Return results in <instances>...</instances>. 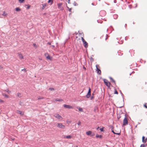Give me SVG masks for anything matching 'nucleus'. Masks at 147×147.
Returning <instances> with one entry per match:
<instances>
[{
	"mask_svg": "<svg viewBox=\"0 0 147 147\" xmlns=\"http://www.w3.org/2000/svg\"><path fill=\"white\" fill-rule=\"evenodd\" d=\"M125 117L124 119L123 120V126H125L128 124V121L127 117H126V114L125 115Z\"/></svg>",
	"mask_w": 147,
	"mask_h": 147,
	"instance_id": "nucleus-1",
	"label": "nucleus"
},
{
	"mask_svg": "<svg viewBox=\"0 0 147 147\" xmlns=\"http://www.w3.org/2000/svg\"><path fill=\"white\" fill-rule=\"evenodd\" d=\"M81 39L83 45L85 48H87L88 47V43L86 41L83 37H81Z\"/></svg>",
	"mask_w": 147,
	"mask_h": 147,
	"instance_id": "nucleus-2",
	"label": "nucleus"
},
{
	"mask_svg": "<svg viewBox=\"0 0 147 147\" xmlns=\"http://www.w3.org/2000/svg\"><path fill=\"white\" fill-rule=\"evenodd\" d=\"M103 80L104 83L107 87H109L110 86L111 83L107 79H103Z\"/></svg>",
	"mask_w": 147,
	"mask_h": 147,
	"instance_id": "nucleus-3",
	"label": "nucleus"
},
{
	"mask_svg": "<svg viewBox=\"0 0 147 147\" xmlns=\"http://www.w3.org/2000/svg\"><path fill=\"white\" fill-rule=\"evenodd\" d=\"M57 127L60 128L62 129H64L65 127V126L63 125L62 123H57Z\"/></svg>",
	"mask_w": 147,
	"mask_h": 147,
	"instance_id": "nucleus-4",
	"label": "nucleus"
},
{
	"mask_svg": "<svg viewBox=\"0 0 147 147\" xmlns=\"http://www.w3.org/2000/svg\"><path fill=\"white\" fill-rule=\"evenodd\" d=\"M91 94V89L90 88V87H89L87 94L86 96V97L87 98H89Z\"/></svg>",
	"mask_w": 147,
	"mask_h": 147,
	"instance_id": "nucleus-5",
	"label": "nucleus"
},
{
	"mask_svg": "<svg viewBox=\"0 0 147 147\" xmlns=\"http://www.w3.org/2000/svg\"><path fill=\"white\" fill-rule=\"evenodd\" d=\"M96 71H97V74H98L99 75H101V71L100 70V69H98V67H99V66L97 65H96Z\"/></svg>",
	"mask_w": 147,
	"mask_h": 147,
	"instance_id": "nucleus-6",
	"label": "nucleus"
},
{
	"mask_svg": "<svg viewBox=\"0 0 147 147\" xmlns=\"http://www.w3.org/2000/svg\"><path fill=\"white\" fill-rule=\"evenodd\" d=\"M62 3H59L57 4V5L58 8L61 10H63V7H62Z\"/></svg>",
	"mask_w": 147,
	"mask_h": 147,
	"instance_id": "nucleus-7",
	"label": "nucleus"
},
{
	"mask_svg": "<svg viewBox=\"0 0 147 147\" xmlns=\"http://www.w3.org/2000/svg\"><path fill=\"white\" fill-rule=\"evenodd\" d=\"M106 13V11L104 10L101 11L99 13L100 15L101 16H105Z\"/></svg>",
	"mask_w": 147,
	"mask_h": 147,
	"instance_id": "nucleus-8",
	"label": "nucleus"
},
{
	"mask_svg": "<svg viewBox=\"0 0 147 147\" xmlns=\"http://www.w3.org/2000/svg\"><path fill=\"white\" fill-rule=\"evenodd\" d=\"M54 116L57 118L58 119H62V117L59 115L58 114H56L54 115Z\"/></svg>",
	"mask_w": 147,
	"mask_h": 147,
	"instance_id": "nucleus-9",
	"label": "nucleus"
},
{
	"mask_svg": "<svg viewBox=\"0 0 147 147\" xmlns=\"http://www.w3.org/2000/svg\"><path fill=\"white\" fill-rule=\"evenodd\" d=\"M63 107L66 108L68 109H71L73 108V107L69 105H67L66 104H64L63 105Z\"/></svg>",
	"mask_w": 147,
	"mask_h": 147,
	"instance_id": "nucleus-10",
	"label": "nucleus"
},
{
	"mask_svg": "<svg viewBox=\"0 0 147 147\" xmlns=\"http://www.w3.org/2000/svg\"><path fill=\"white\" fill-rule=\"evenodd\" d=\"M45 55L46 56V58L47 59L50 60H52V57H51L48 53H45Z\"/></svg>",
	"mask_w": 147,
	"mask_h": 147,
	"instance_id": "nucleus-11",
	"label": "nucleus"
},
{
	"mask_svg": "<svg viewBox=\"0 0 147 147\" xmlns=\"http://www.w3.org/2000/svg\"><path fill=\"white\" fill-rule=\"evenodd\" d=\"M142 141L143 143H145L147 141V138L146 137L143 136L142 138Z\"/></svg>",
	"mask_w": 147,
	"mask_h": 147,
	"instance_id": "nucleus-12",
	"label": "nucleus"
},
{
	"mask_svg": "<svg viewBox=\"0 0 147 147\" xmlns=\"http://www.w3.org/2000/svg\"><path fill=\"white\" fill-rule=\"evenodd\" d=\"M110 128H111V131L114 134L117 135H119L120 134V133H115L113 130V126H111Z\"/></svg>",
	"mask_w": 147,
	"mask_h": 147,
	"instance_id": "nucleus-13",
	"label": "nucleus"
},
{
	"mask_svg": "<svg viewBox=\"0 0 147 147\" xmlns=\"http://www.w3.org/2000/svg\"><path fill=\"white\" fill-rule=\"evenodd\" d=\"M16 112L20 114L21 116H22L24 115V113L20 111L17 110Z\"/></svg>",
	"mask_w": 147,
	"mask_h": 147,
	"instance_id": "nucleus-14",
	"label": "nucleus"
},
{
	"mask_svg": "<svg viewBox=\"0 0 147 147\" xmlns=\"http://www.w3.org/2000/svg\"><path fill=\"white\" fill-rule=\"evenodd\" d=\"M18 56L19 57L20 59H23V57L22 55L20 53L18 52Z\"/></svg>",
	"mask_w": 147,
	"mask_h": 147,
	"instance_id": "nucleus-15",
	"label": "nucleus"
},
{
	"mask_svg": "<svg viewBox=\"0 0 147 147\" xmlns=\"http://www.w3.org/2000/svg\"><path fill=\"white\" fill-rule=\"evenodd\" d=\"M109 78L112 82L114 83L115 85L116 86V85L115 81L111 77H110Z\"/></svg>",
	"mask_w": 147,
	"mask_h": 147,
	"instance_id": "nucleus-16",
	"label": "nucleus"
},
{
	"mask_svg": "<svg viewBox=\"0 0 147 147\" xmlns=\"http://www.w3.org/2000/svg\"><path fill=\"white\" fill-rule=\"evenodd\" d=\"M25 7H26V9H30L31 6L29 4H26L25 6Z\"/></svg>",
	"mask_w": 147,
	"mask_h": 147,
	"instance_id": "nucleus-17",
	"label": "nucleus"
},
{
	"mask_svg": "<svg viewBox=\"0 0 147 147\" xmlns=\"http://www.w3.org/2000/svg\"><path fill=\"white\" fill-rule=\"evenodd\" d=\"M48 3H50V5H52L53 3V0H48L47 1Z\"/></svg>",
	"mask_w": 147,
	"mask_h": 147,
	"instance_id": "nucleus-18",
	"label": "nucleus"
},
{
	"mask_svg": "<svg viewBox=\"0 0 147 147\" xmlns=\"http://www.w3.org/2000/svg\"><path fill=\"white\" fill-rule=\"evenodd\" d=\"M95 92V90H94L93 92V93L92 94V96L91 97V100H92L94 99V93Z\"/></svg>",
	"mask_w": 147,
	"mask_h": 147,
	"instance_id": "nucleus-19",
	"label": "nucleus"
},
{
	"mask_svg": "<svg viewBox=\"0 0 147 147\" xmlns=\"http://www.w3.org/2000/svg\"><path fill=\"white\" fill-rule=\"evenodd\" d=\"M92 133V132L90 131H87L86 133V134L88 136L90 135Z\"/></svg>",
	"mask_w": 147,
	"mask_h": 147,
	"instance_id": "nucleus-20",
	"label": "nucleus"
},
{
	"mask_svg": "<svg viewBox=\"0 0 147 147\" xmlns=\"http://www.w3.org/2000/svg\"><path fill=\"white\" fill-rule=\"evenodd\" d=\"M96 138H102V136L101 135H99L98 134H97L96 136Z\"/></svg>",
	"mask_w": 147,
	"mask_h": 147,
	"instance_id": "nucleus-21",
	"label": "nucleus"
},
{
	"mask_svg": "<svg viewBox=\"0 0 147 147\" xmlns=\"http://www.w3.org/2000/svg\"><path fill=\"white\" fill-rule=\"evenodd\" d=\"M77 108L78 109L79 111V112H83V109L82 108L80 107H78Z\"/></svg>",
	"mask_w": 147,
	"mask_h": 147,
	"instance_id": "nucleus-22",
	"label": "nucleus"
},
{
	"mask_svg": "<svg viewBox=\"0 0 147 147\" xmlns=\"http://www.w3.org/2000/svg\"><path fill=\"white\" fill-rule=\"evenodd\" d=\"M2 95L3 96H4L5 97L8 98L9 97V96L8 95L4 93H2Z\"/></svg>",
	"mask_w": 147,
	"mask_h": 147,
	"instance_id": "nucleus-23",
	"label": "nucleus"
},
{
	"mask_svg": "<svg viewBox=\"0 0 147 147\" xmlns=\"http://www.w3.org/2000/svg\"><path fill=\"white\" fill-rule=\"evenodd\" d=\"M15 10L16 11L18 12L21 11V9L19 7H17L15 8Z\"/></svg>",
	"mask_w": 147,
	"mask_h": 147,
	"instance_id": "nucleus-24",
	"label": "nucleus"
},
{
	"mask_svg": "<svg viewBox=\"0 0 147 147\" xmlns=\"http://www.w3.org/2000/svg\"><path fill=\"white\" fill-rule=\"evenodd\" d=\"M55 100L56 101H59V102H61L63 101V100L62 99H58V98H56L55 99Z\"/></svg>",
	"mask_w": 147,
	"mask_h": 147,
	"instance_id": "nucleus-25",
	"label": "nucleus"
},
{
	"mask_svg": "<svg viewBox=\"0 0 147 147\" xmlns=\"http://www.w3.org/2000/svg\"><path fill=\"white\" fill-rule=\"evenodd\" d=\"M118 17V15L116 14H114L113 15V18L115 19H117V18Z\"/></svg>",
	"mask_w": 147,
	"mask_h": 147,
	"instance_id": "nucleus-26",
	"label": "nucleus"
},
{
	"mask_svg": "<svg viewBox=\"0 0 147 147\" xmlns=\"http://www.w3.org/2000/svg\"><path fill=\"white\" fill-rule=\"evenodd\" d=\"M4 91L7 92L9 94L11 93V91L9 90L8 89H7L6 90H5Z\"/></svg>",
	"mask_w": 147,
	"mask_h": 147,
	"instance_id": "nucleus-27",
	"label": "nucleus"
},
{
	"mask_svg": "<svg viewBox=\"0 0 147 147\" xmlns=\"http://www.w3.org/2000/svg\"><path fill=\"white\" fill-rule=\"evenodd\" d=\"M47 4L46 3H45L44 4H42V9H44L46 6H47Z\"/></svg>",
	"mask_w": 147,
	"mask_h": 147,
	"instance_id": "nucleus-28",
	"label": "nucleus"
},
{
	"mask_svg": "<svg viewBox=\"0 0 147 147\" xmlns=\"http://www.w3.org/2000/svg\"><path fill=\"white\" fill-rule=\"evenodd\" d=\"M65 137L67 138L70 139L71 138V135H68V136H66Z\"/></svg>",
	"mask_w": 147,
	"mask_h": 147,
	"instance_id": "nucleus-29",
	"label": "nucleus"
},
{
	"mask_svg": "<svg viewBox=\"0 0 147 147\" xmlns=\"http://www.w3.org/2000/svg\"><path fill=\"white\" fill-rule=\"evenodd\" d=\"M7 15V13H6L5 11H4L3 13L2 14V15L3 16H6Z\"/></svg>",
	"mask_w": 147,
	"mask_h": 147,
	"instance_id": "nucleus-30",
	"label": "nucleus"
},
{
	"mask_svg": "<svg viewBox=\"0 0 147 147\" xmlns=\"http://www.w3.org/2000/svg\"><path fill=\"white\" fill-rule=\"evenodd\" d=\"M104 127H102L101 128H100V130L101 132H103L104 131V130L103 129Z\"/></svg>",
	"mask_w": 147,
	"mask_h": 147,
	"instance_id": "nucleus-31",
	"label": "nucleus"
},
{
	"mask_svg": "<svg viewBox=\"0 0 147 147\" xmlns=\"http://www.w3.org/2000/svg\"><path fill=\"white\" fill-rule=\"evenodd\" d=\"M120 92L121 94V96L122 97V98H123V101L124 102V95L122 93V92L121 90H120Z\"/></svg>",
	"mask_w": 147,
	"mask_h": 147,
	"instance_id": "nucleus-32",
	"label": "nucleus"
},
{
	"mask_svg": "<svg viewBox=\"0 0 147 147\" xmlns=\"http://www.w3.org/2000/svg\"><path fill=\"white\" fill-rule=\"evenodd\" d=\"M114 90H115V91H114V94H118V92L116 90V89L115 88L114 89Z\"/></svg>",
	"mask_w": 147,
	"mask_h": 147,
	"instance_id": "nucleus-33",
	"label": "nucleus"
},
{
	"mask_svg": "<svg viewBox=\"0 0 147 147\" xmlns=\"http://www.w3.org/2000/svg\"><path fill=\"white\" fill-rule=\"evenodd\" d=\"M17 96L18 97H19V98H20L21 97V94L20 93H17Z\"/></svg>",
	"mask_w": 147,
	"mask_h": 147,
	"instance_id": "nucleus-34",
	"label": "nucleus"
},
{
	"mask_svg": "<svg viewBox=\"0 0 147 147\" xmlns=\"http://www.w3.org/2000/svg\"><path fill=\"white\" fill-rule=\"evenodd\" d=\"M73 5L75 6H77L78 5V4L77 3L76 1H74L73 3Z\"/></svg>",
	"mask_w": 147,
	"mask_h": 147,
	"instance_id": "nucleus-35",
	"label": "nucleus"
},
{
	"mask_svg": "<svg viewBox=\"0 0 147 147\" xmlns=\"http://www.w3.org/2000/svg\"><path fill=\"white\" fill-rule=\"evenodd\" d=\"M49 89L51 91H54L55 90V89L54 88H51V87L49 88Z\"/></svg>",
	"mask_w": 147,
	"mask_h": 147,
	"instance_id": "nucleus-36",
	"label": "nucleus"
},
{
	"mask_svg": "<svg viewBox=\"0 0 147 147\" xmlns=\"http://www.w3.org/2000/svg\"><path fill=\"white\" fill-rule=\"evenodd\" d=\"M44 98V97L41 96V97H38V100H40V99H43Z\"/></svg>",
	"mask_w": 147,
	"mask_h": 147,
	"instance_id": "nucleus-37",
	"label": "nucleus"
},
{
	"mask_svg": "<svg viewBox=\"0 0 147 147\" xmlns=\"http://www.w3.org/2000/svg\"><path fill=\"white\" fill-rule=\"evenodd\" d=\"M67 7L69 9V12H71V8H69L67 5Z\"/></svg>",
	"mask_w": 147,
	"mask_h": 147,
	"instance_id": "nucleus-38",
	"label": "nucleus"
},
{
	"mask_svg": "<svg viewBox=\"0 0 147 147\" xmlns=\"http://www.w3.org/2000/svg\"><path fill=\"white\" fill-rule=\"evenodd\" d=\"M24 1V0H19V2L20 3H22Z\"/></svg>",
	"mask_w": 147,
	"mask_h": 147,
	"instance_id": "nucleus-39",
	"label": "nucleus"
},
{
	"mask_svg": "<svg viewBox=\"0 0 147 147\" xmlns=\"http://www.w3.org/2000/svg\"><path fill=\"white\" fill-rule=\"evenodd\" d=\"M121 117L120 115H117V119H118V120H119Z\"/></svg>",
	"mask_w": 147,
	"mask_h": 147,
	"instance_id": "nucleus-40",
	"label": "nucleus"
},
{
	"mask_svg": "<svg viewBox=\"0 0 147 147\" xmlns=\"http://www.w3.org/2000/svg\"><path fill=\"white\" fill-rule=\"evenodd\" d=\"M140 147H145V144H141Z\"/></svg>",
	"mask_w": 147,
	"mask_h": 147,
	"instance_id": "nucleus-41",
	"label": "nucleus"
},
{
	"mask_svg": "<svg viewBox=\"0 0 147 147\" xmlns=\"http://www.w3.org/2000/svg\"><path fill=\"white\" fill-rule=\"evenodd\" d=\"M4 101L1 99L0 98V103H4Z\"/></svg>",
	"mask_w": 147,
	"mask_h": 147,
	"instance_id": "nucleus-42",
	"label": "nucleus"
},
{
	"mask_svg": "<svg viewBox=\"0 0 147 147\" xmlns=\"http://www.w3.org/2000/svg\"><path fill=\"white\" fill-rule=\"evenodd\" d=\"M98 109V108L97 107H94V112H96V110Z\"/></svg>",
	"mask_w": 147,
	"mask_h": 147,
	"instance_id": "nucleus-43",
	"label": "nucleus"
},
{
	"mask_svg": "<svg viewBox=\"0 0 147 147\" xmlns=\"http://www.w3.org/2000/svg\"><path fill=\"white\" fill-rule=\"evenodd\" d=\"M81 122L80 121H79L78 123H77V124L78 125H80L81 124Z\"/></svg>",
	"mask_w": 147,
	"mask_h": 147,
	"instance_id": "nucleus-44",
	"label": "nucleus"
},
{
	"mask_svg": "<svg viewBox=\"0 0 147 147\" xmlns=\"http://www.w3.org/2000/svg\"><path fill=\"white\" fill-rule=\"evenodd\" d=\"M22 71H24L25 72H26V69L25 68H24L23 69H22Z\"/></svg>",
	"mask_w": 147,
	"mask_h": 147,
	"instance_id": "nucleus-45",
	"label": "nucleus"
},
{
	"mask_svg": "<svg viewBox=\"0 0 147 147\" xmlns=\"http://www.w3.org/2000/svg\"><path fill=\"white\" fill-rule=\"evenodd\" d=\"M90 60L91 61H93L94 60L93 58H92V57H91L90 58Z\"/></svg>",
	"mask_w": 147,
	"mask_h": 147,
	"instance_id": "nucleus-46",
	"label": "nucleus"
},
{
	"mask_svg": "<svg viewBox=\"0 0 147 147\" xmlns=\"http://www.w3.org/2000/svg\"><path fill=\"white\" fill-rule=\"evenodd\" d=\"M97 22L98 23H102V21H99L98 20H97Z\"/></svg>",
	"mask_w": 147,
	"mask_h": 147,
	"instance_id": "nucleus-47",
	"label": "nucleus"
},
{
	"mask_svg": "<svg viewBox=\"0 0 147 147\" xmlns=\"http://www.w3.org/2000/svg\"><path fill=\"white\" fill-rule=\"evenodd\" d=\"M22 102H21V101H20L19 102V104L21 105V106H22Z\"/></svg>",
	"mask_w": 147,
	"mask_h": 147,
	"instance_id": "nucleus-48",
	"label": "nucleus"
},
{
	"mask_svg": "<svg viewBox=\"0 0 147 147\" xmlns=\"http://www.w3.org/2000/svg\"><path fill=\"white\" fill-rule=\"evenodd\" d=\"M33 46L34 47H36V45L35 43H34L33 44Z\"/></svg>",
	"mask_w": 147,
	"mask_h": 147,
	"instance_id": "nucleus-49",
	"label": "nucleus"
},
{
	"mask_svg": "<svg viewBox=\"0 0 147 147\" xmlns=\"http://www.w3.org/2000/svg\"><path fill=\"white\" fill-rule=\"evenodd\" d=\"M94 133H93V134H91L90 135V136H94Z\"/></svg>",
	"mask_w": 147,
	"mask_h": 147,
	"instance_id": "nucleus-50",
	"label": "nucleus"
},
{
	"mask_svg": "<svg viewBox=\"0 0 147 147\" xmlns=\"http://www.w3.org/2000/svg\"><path fill=\"white\" fill-rule=\"evenodd\" d=\"M144 107L146 108H147V105H146V104H145L144 105Z\"/></svg>",
	"mask_w": 147,
	"mask_h": 147,
	"instance_id": "nucleus-51",
	"label": "nucleus"
},
{
	"mask_svg": "<svg viewBox=\"0 0 147 147\" xmlns=\"http://www.w3.org/2000/svg\"><path fill=\"white\" fill-rule=\"evenodd\" d=\"M47 44L48 45H51V43L50 42H47Z\"/></svg>",
	"mask_w": 147,
	"mask_h": 147,
	"instance_id": "nucleus-52",
	"label": "nucleus"
},
{
	"mask_svg": "<svg viewBox=\"0 0 147 147\" xmlns=\"http://www.w3.org/2000/svg\"><path fill=\"white\" fill-rule=\"evenodd\" d=\"M128 37L127 36H126L125 37V40H127V39Z\"/></svg>",
	"mask_w": 147,
	"mask_h": 147,
	"instance_id": "nucleus-53",
	"label": "nucleus"
},
{
	"mask_svg": "<svg viewBox=\"0 0 147 147\" xmlns=\"http://www.w3.org/2000/svg\"><path fill=\"white\" fill-rule=\"evenodd\" d=\"M68 3L69 4L70 3V0H68Z\"/></svg>",
	"mask_w": 147,
	"mask_h": 147,
	"instance_id": "nucleus-54",
	"label": "nucleus"
},
{
	"mask_svg": "<svg viewBox=\"0 0 147 147\" xmlns=\"http://www.w3.org/2000/svg\"><path fill=\"white\" fill-rule=\"evenodd\" d=\"M83 68L84 69H86V68L84 66H83Z\"/></svg>",
	"mask_w": 147,
	"mask_h": 147,
	"instance_id": "nucleus-55",
	"label": "nucleus"
},
{
	"mask_svg": "<svg viewBox=\"0 0 147 147\" xmlns=\"http://www.w3.org/2000/svg\"><path fill=\"white\" fill-rule=\"evenodd\" d=\"M127 25L126 24H125V28H126L127 27Z\"/></svg>",
	"mask_w": 147,
	"mask_h": 147,
	"instance_id": "nucleus-56",
	"label": "nucleus"
},
{
	"mask_svg": "<svg viewBox=\"0 0 147 147\" xmlns=\"http://www.w3.org/2000/svg\"><path fill=\"white\" fill-rule=\"evenodd\" d=\"M117 2L116 0H114V3H116Z\"/></svg>",
	"mask_w": 147,
	"mask_h": 147,
	"instance_id": "nucleus-57",
	"label": "nucleus"
},
{
	"mask_svg": "<svg viewBox=\"0 0 147 147\" xmlns=\"http://www.w3.org/2000/svg\"><path fill=\"white\" fill-rule=\"evenodd\" d=\"M110 27H111V29H112V30H114V29H113V28L112 26H110Z\"/></svg>",
	"mask_w": 147,
	"mask_h": 147,
	"instance_id": "nucleus-58",
	"label": "nucleus"
},
{
	"mask_svg": "<svg viewBox=\"0 0 147 147\" xmlns=\"http://www.w3.org/2000/svg\"><path fill=\"white\" fill-rule=\"evenodd\" d=\"M3 68V67L1 66L0 65V69H2Z\"/></svg>",
	"mask_w": 147,
	"mask_h": 147,
	"instance_id": "nucleus-59",
	"label": "nucleus"
},
{
	"mask_svg": "<svg viewBox=\"0 0 147 147\" xmlns=\"http://www.w3.org/2000/svg\"><path fill=\"white\" fill-rule=\"evenodd\" d=\"M145 147H146L147 146V143L146 144H145Z\"/></svg>",
	"mask_w": 147,
	"mask_h": 147,
	"instance_id": "nucleus-60",
	"label": "nucleus"
},
{
	"mask_svg": "<svg viewBox=\"0 0 147 147\" xmlns=\"http://www.w3.org/2000/svg\"><path fill=\"white\" fill-rule=\"evenodd\" d=\"M99 127H98L96 129H97V130H98V129H99Z\"/></svg>",
	"mask_w": 147,
	"mask_h": 147,
	"instance_id": "nucleus-61",
	"label": "nucleus"
},
{
	"mask_svg": "<svg viewBox=\"0 0 147 147\" xmlns=\"http://www.w3.org/2000/svg\"><path fill=\"white\" fill-rule=\"evenodd\" d=\"M11 139L13 140H15V139L14 138H11Z\"/></svg>",
	"mask_w": 147,
	"mask_h": 147,
	"instance_id": "nucleus-62",
	"label": "nucleus"
},
{
	"mask_svg": "<svg viewBox=\"0 0 147 147\" xmlns=\"http://www.w3.org/2000/svg\"><path fill=\"white\" fill-rule=\"evenodd\" d=\"M123 107V106H121L119 107V108H121L122 107Z\"/></svg>",
	"mask_w": 147,
	"mask_h": 147,
	"instance_id": "nucleus-63",
	"label": "nucleus"
},
{
	"mask_svg": "<svg viewBox=\"0 0 147 147\" xmlns=\"http://www.w3.org/2000/svg\"><path fill=\"white\" fill-rule=\"evenodd\" d=\"M92 5H94V3H92Z\"/></svg>",
	"mask_w": 147,
	"mask_h": 147,
	"instance_id": "nucleus-64",
	"label": "nucleus"
}]
</instances>
